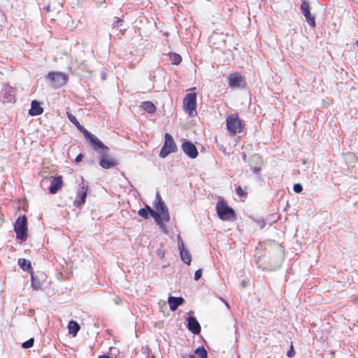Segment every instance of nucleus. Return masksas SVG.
I'll return each instance as SVG.
<instances>
[{"instance_id": "nucleus-1", "label": "nucleus", "mask_w": 358, "mask_h": 358, "mask_svg": "<svg viewBox=\"0 0 358 358\" xmlns=\"http://www.w3.org/2000/svg\"><path fill=\"white\" fill-rule=\"evenodd\" d=\"M154 206L155 208V210H152L151 211V216L155 219L157 224L161 227H164V223L168 222L170 220V216L169 210L159 193L157 194Z\"/></svg>"}, {"instance_id": "nucleus-2", "label": "nucleus", "mask_w": 358, "mask_h": 358, "mask_svg": "<svg viewBox=\"0 0 358 358\" xmlns=\"http://www.w3.org/2000/svg\"><path fill=\"white\" fill-rule=\"evenodd\" d=\"M67 117L69 121L76 126V127L83 133L85 138L90 143V145H93L94 146H103V143L94 135L92 134L90 131H88L83 125L80 124L78 121L77 118L75 115L70 113H67Z\"/></svg>"}, {"instance_id": "nucleus-3", "label": "nucleus", "mask_w": 358, "mask_h": 358, "mask_svg": "<svg viewBox=\"0 0 358 358\" xmlns=\"http://www.w3.org/2000/svg\"><path fill=\"white\" fill-rule=\"evenodd\" d=\"M227 129L231 136H235L243 131L245 127L244 122L240 119L236 113L231 114L226 119Z\"/></svg>"}, {"instance_id": "nucleus-4", "label": "nucleus", "mask_w": 358, "mask_h": 358, "mask_svg": "<svg viewBox=\"0 0 358 358\" xmlns=\"http://www.w3.org/2000/svg\"><path fill=\"white\" fill-rule=\"evenodd\" d=\"M92 148L98 152L101 157L99 160V165L105 169H108L115 167L117 163L115 159L108 155L109 148L103 144V146H94L91 145Z\"/></svg>"}, {"instance_id": "nucleus-5", "label": "nucleus", "mask_w": 358, "mask_h": 358, "mask_svg": "<svg viewBox=\"0 0 358 358\" xmlns=\"http://www.w3.org/2000/svg\"><path fill=\"white\" fill-rule=\"evenodd\" d=\"M216 210L219 217L222 220H233L235 219L234 210L227 206L224 200H220L216 205Z\"/></svg>"}, {"instance_id": "nucleus-6", "label": "nucleus", "mask_w": 358, "mask_h": 358, "mask_svg": "<svg viewBox=\"0 0 358 358\" xmlns=\"http://www.w3.org/2000/svg\"><path fill=\"white\" fill-rule=\"evenodd\" d=\"M183 109L192 117L196 116V93L190 92L185 95L183 99Z\"/></svg>"}, {"instance_id": "nucleus-7", "label": "nucleus", "mask_w": 358, "mask_h": 358, "mask_svg": "<svg viewBox=\"0 0 358 358\" xmlns=\"http://www.w3.org/2000/svg\"><path fill=\"white\" fill-rule=\"evenodd\" d=\"M14 230L16 233V237L20 240H26L27 237V218L26 215H20L16 220Z\"/></svg>"}, {"instance_id": "nucleus-8", "label": "nucleus", "mask_w": 358, "mask_h": 358, "mask_svg": "<svg viewBox=\"0 0 358 358\" xmlns=\"http://www.w3.org/2000/svg\"><path fill=\"white\" fill-rule=\"evenodd\" d=\"M47 78L55 88L64 86L69 80L68 75L62 72H49Z\"/></svg>"}, {"instance_id": "nucleus-9", "label": "nucleus", "mask_w": 358, "mask_h": 358, "mask_svg": "<svg viewBox=\"0 0 358 358\" xmlns=\"http://www.w3.org/2000/svg\"><path fill=\"white\" fill-rule=\"evenodd\" d=\"M164 138V145L159 152V156L162 158L166 157L171 152H175L177 150L176 144L170 134L166 133Z\"/></svg>"}, {"instance_id": "nucleus-10", "label": "nucleus", "mask_w": 358, "mask_h": 358, "mask_svg": "<svg viewBox=\"0 0 358 358\" xmlns=\"http://www.w3.org/2000/svg\"><path fill=\"white\" fill-rule=\"evenodd\" d=\"M301 10L303 14V15L306 17V20L307 22L309 24V25L312 27H315V19L313 15H311L310 11V5L309 3L306 1H303L301 4Z\"/></svg>"}, {"instance_id": "nucleus-11", "label": "nucleus", "mask_w": 358, "mask_h": 358, "mask_svg": "<svg viewBox=\"0 0 358 358\" xmlns=\"http://www.w3.org/2000/svg\"><path fill=\"white\" fill-rule=\"evenodd\" d=\"M89 187L83 180L80 189L78 192V196L80 197V200L74 201L73 204L75 206L78 207L85 203Z\"/></svg>"}, {"instance_id": "nucleus-12", "label": "nucleus", "mask_w": 358, "mask_h": 358, "mask_svg": "<svg viewBox=\"0 0 358 358\" xmlns=\"http://www.w3.org/2000/svg\"><path fill=\"white\" fill-rule=\"evenodd\" d=\"M183 152L191 159H195L198 156V150L194 144L190 141H186L182 144Z\"/></svg>"}, {"instance_id": "nucleus-13", "label": "nucleus", "mask_w": 358, "mask_h": 358, "mask_svg": "<svg viewBox=\"0 0 358 358\" xmlns=\"http://www.w3.org/2000/svg\"><path fill=\"white\" fill-rule=\"evenodd\" d=\"M243 78L237 72L232 73L229 76V85L231 87H239L243 85Z\"/></svg>"}, {"instance_id": "nucleus-14", "label": "nucleus", "mask_w": 358, "mask_h": 358, "mask_svg": "<svg viewBox=\"0 0 358 358\" xmlns=\"http://www.w3.org/2000/svg\"><path fill=\"white\" fill-rule=\"evenodd\" d=\"M64 185L62 176L53 178L49 187V192L52 194H56Z\"/></svg>"}, {"instance_id": "nucleus-15", "label": "nucleus", "mask_w": 358, "mask_h": 358, "mask_svg": "<svg viewBox=\"0 0 358 358\" xmlns=\"http://www.w3.org/2000/svg\"><path fill=\"white\" fill-rule=\"evenodd\" d=\"M262 164L261 157L257 155L252 156L249 161L250 166L255 173H257L261 170Z\"/></svg>"}, {"instance_id": "nucleus-16", "label": "nucleus", "mask_w": 358, "mask_h": 358, "mask_svg": "<svg viewBox=\"0 0 358 358\" xmlns=\"http://www.w3.org/2000/svg\"><path fill=\"white\" fill-rule=\"evenodd\" d=\"M187 322V328L192 333L194 334H198L200 333L201 326L195 317H188Z\"/></svg>"}, {"instance_id": "nucleus-17", "label": "nucleus", "mask_w": 358, "mask_h": 358, "mask_svg": "<svg viewBox=\"0 0 358 358\" xmlns=\"http://www.w3.org/2000/svg\"><path fill=\"white\" fill-rule=\"evenodd\" d=\"M185 302V300L182 297H175V296H169L168 298V303L169 305V308L172 311H175L177 310L178 307L182 305Z\"/></svg>"}, {"instance_id": "nucleus-18", "label": "nucleus", "mask_w": 358, "mask_h": 358, "mask_svg": "<svg viewBox=\"0 0 358 358\" xmlns=\"http://www.w3.org/2000/svg\"><path fill=\"white\" fill-rule=\"evenodd\" d=\"M43 113V108L41 106V104L36 100L31 101V108L29 110V114L31 116H36Z\"/></svg>"}, {"instance_id": "nucleus-19", "label": "nucleus", "mask_w": 358, "mask_h": 358, "mask_svg": "<svg viewBox=\"0 0 358 358\" xmlns=\"http://www.w3.org/2000/svg\"><path fill=\"white\" fill-rule=\"evenodd\" d=\"M180 253L182 260L187 264L189 265L192 262V257L189 252L183 247V244L179 245Z\"/></svg>"}, {"instance_id": "nucleus-20", "label": "nucleus", "mask_w": 358, "mask_h": 358, "mask_svg": "<svg viewBox=\"0 0 358 358\" xmlns=\"http://www.w3.org/2000/svg\"><path fill=\"white\" fill-rule=\"evenodd\" d=\"M69 333L73 336H76L80 329V325L77 322L70 321L68 324Z\"/></svg>"}, {"instance_id": "nucleus-21", "label": "nucleus", "mask_w": 358, "mask_h": 358, "mask_svg": "<svg viewBox=\"0 0 358 358\" xmlns=\"http://www.w3.org/2000/svg\"><path fill=\"white\" fill-rule=\"evenodd\" d=\"M141 107L148 113L152 114L156 111L155 104L151 101H144L141 103Z\"/></svg>"}, {"instance_id": "nucleus-22", "label": "nucleus", "mask_w": 358, "mask_h": 358, "mask_svg": "<svg viewBox=\"0 0 358 358\" xmlns=\"http://www.w3.org/2000/svg\"><path fill=\"white\" fill-rule=\"evenodd\" d=\"M18 265L20 268L25 271L31 270V262L27 261L26 259L20 258L18 259Z\"/></svg>"}, {"instance_id": "nucleus-23", "label": "nucleus", "mask_w": 358, "mask_h": 358, "mask_svg": "<svg viewBox=\"0 0 358 358\" xmlns=\"http://www.w3.org/2000/svg\"><path fill=\"white\" fill-rule=\"evenodd\" d=\"M152 210V209L148 205H146L145 208H141L138 210V214L141 217H142L145 219H148L149 217V213L151 215Z\"/></svg>"}, {"instance_id": "nucleus-24", "label": "nucleus", "mask_w": 358, "mask_h": 358, "mask_svg": "<svg viewBox=\"0 0 358 358\" xmlns=\"http://www.w3.org/2000/svg\"><path fill=\"white\" fill-rule=\"evenodd\" d=\"M169 58L172 64L174 65H178L182 62L181 56L177 53H170Z\"/></svg>"}, {"instance_id": "nucleus-25", "label": "nucleus", "mask_w": 358, "mask_h": 358, "mask_svg": "<svg viewBox=\"0 0 358 358\" xmlns=\"http://www.w3.org/2000/svg\"><path fill=\"white\" fill-rule=\"evenodd\" d=\"M195 354H196L199 358H207L208 357V352L205 348L203 346L199 347L195 350Z\"/></svg>"}, {"instance_id": "nucleus-26", "label": "nucleus", "mask_w": 358, "mask_h": 358, "mask_svg": "<svg viewBox=\"0 0 358 358\" xmlns=\"http://www.w3.org/2000/svg\"><path fill=\"white\" fill-rule=\"evenodd\" d=\"M31 285L34 289L38 290L41 289V282L34 277V274L31 273Z\"/></svg>"}, {"instance_id": "nucleus-27", "label": "nucleus", "mask_w": 358, "mask_h": 358, "mask_svg": "<svg viewBox=\"0 0 358 358\" xmlns=\"http://www.w3.org/2000/svg\"><path fill=\"white\" fill-rule=\"evenodd\" d=\"M247 189H248V187H245V190H244L241 186H238L236 188V192L238 195L239 197L245 198L248 195V193L246 192Z\"/></svg>"}, {"instance_id": "nucleus-28", "label": "nucleus", "mask_w": 358, "mask_h": 358, "mask_svg": "<svg viewBox=\"0 0 358 358\" xmlns=\"http://www.w3.org/2000/svg\"><path fill=\"white\" fill-rule=\"evenodd\" d=\"M34 339L33 338L29 339L28 341L24 342L22 343V347L24 348H29L34 345Z\"/></svg>"}, {"instance_id": "nucleus-29", "label": "nucleus", "mask_w": 358, "mask_h": 358, "mask_svg": "<svg viewBox=\"0 0 358 358\" xmlns=\"http://www.w3.org/2000/svg\"><path fill=\"white\" fill-rule=\"evenodd\" d=\"M293 189L296 193H300L303 190V187L301 184L296 183L294 185Z\"/></svg>"}, {"instance_id": "nucleus-30", "label": "nucleus", "mask_w": 358, "mask_h": 358, "mask_svg": "<svg viewBox=\"0 0 358 358\" xmlns=\"http://www.w3.org/2000/svg\"><path fill=\"white\" fill-rule=\"evenodd\" d=\"M295 354L292 343H291L290 349L287 351V355L289 357H292Z\"/></svg>"}, {"instance_id": "nucleus-31", "label": "nucleus", "mask_w": 358, "mask_h": 358, "mask_svg": "<svg viewBox=\"0 0 358 358\" xmlns=\"http://www.w3.org/2000/svg\"><path fill=\"white\" fill-rule=\"evenodd\" d=\"M201 275H202V271L201 269H199L197 270L196 272H195V274H194V280H198L201 278Z\"/></svg>"}, {"instance_id": "nucleus-32", "label": "nucleus", "mask_w": 358, "mask_h": 358, "mask_svg": "<svg viewBox=\"0 0 358 358\" xmlns=\"http://www.w3.org/2000/svg\"><path fill=\"white\" fill-rule=\"evenodd\" d=\"M83 158V155L82 154H79V155L76 157V158L75 161H76V162H81V161H82Z\"/></svg>"}, {"instance_id": "nucleus-33", "label": "nucleus", "mask_w": 358, "mask_h": 358, "mask_svg": "<svg viewBox=\"0 0 358 358\" xmlns=\"http://www.w3.org/2000/svg\"><path fill=\"white\" fill-rule=\"evenodd\" d=\"M182 358H196L193 355H185Z\"/></svg>"}, {"instance_id": "nucleus-34", "label": "nucleus", "mask_w": 358, "mask_h": 358, "mask_svg": "<svg viewBox=\"0 0 358 358\" xmlns=\"http://www.w3.org/2000/svg\"><path fill=\"white\" fill-rule=\"evenodd\" d=\"M3 215H0V227H1V225L3 224Z\"/></svg>"}, {"instance_id": "nucleus-35", "label": "nucleus", "mask_w": 358, "mask_h": 358, "mask_svg": "<svg viewBox=\"0 0 358 358\" xmlns=\"http://www.w3.org/2000/svg\"><path fill=\"white\" fill-rule=\"evenodd\" d=\"M98 358H112L109 357L108 355H100L98 357Z\"/></svg>"}, {"instance_id": "nucleus-36", "label": "nucleus", "mask_w": 358, "mask_h": 358, "mask_svg": "<svg viewBox=\"0 0 358 358\" xmlns=\"http://www.w3.org/2000/svg\"><path fill=\"white\" fill-rule=\"evenodd\" d=\"M277 247H278V250L280 251V253L281 254L282 253V246L280 245H277Z\"/></svg>"}, {"instance_id": "nucleus-37", "label": "nucleus", "mask_w": 358, "mask_h": 358, "mask_svg": "<svg viewBox=\"0 0 358 358\" xmlns=\"http://www.w3.org/2000/svg\"><path fill=\"white\" fill-rule=\"evenodd\" d=\"M150 358H155V357H154V356H152V357H150Z\"/></svg>"}, {"instance_id": "nucleus-38", "label": "nucleus", "mask_w": 358, "mask_h": 358, "mask_svg": "<svg viewBox=\"0 0 358 358\" xmlns=\"http://www.w3.org/2000/svg\"><path fill=\"white\" fill-rule=\"evenodd\" d=\"M240 358V357H239Z\"/></svg>"}]
</instances>
